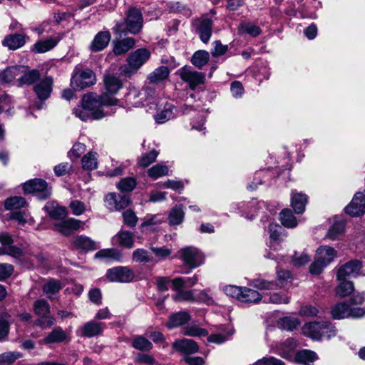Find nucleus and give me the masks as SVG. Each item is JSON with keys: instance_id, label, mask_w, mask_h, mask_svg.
I'll list each match as a JSON object with an SVG mask.
<instances>
[{"instance_id": "obj_1", "label": "nucleus", "mask_w": 365, "mask_h": 365, "mask_svg": "<svg viewBox=\"0 0 365 365\" xmlns=\"http://www.w3.org/2000/svg\"><path fill=\"white\" fill-rule=\"evenodd\" d=\"M117 103L118 100L115 98L109 96L107 93H103L99 96H94L93 94H86L81 100L83 106L91 113H99L101 119L105 116L101 109L102 106H113L116 105Z\"/></svg>"}, {"instance_id": "obj_2", "label": "nucleus", "mask_w": 365, "mask_h": 365, "mask_svg": "<svg viewBox=\"0 0 365 365\" xmlns=\"http://www.w3.org/2000/svg\"><path fill=\"white\" fill-rule=\"evenodd\" d=\"M23 189L26 193L35 194L41 200H46L51 195V187L42 179L27 181L24 184Z\"/></svg>"}, {"instance_id": "obj_3", "label": "nucleus", "mask_w": 365, "mask_h": 365, "mask_svg": "<svg viewBox=\"0 0 365 365\" xmlns=\"http://www.w3.org/2000/svg\"><path fill=\"white\" fill-rule=\"evenodd\" d=\"M179 258L189 267L190 269H195L203 263L202 254L195 247H186L179 252Z\"/></svg>"}, {"instance_id": "obj_4", "label": "nucleus", "mask_w": 365, "mask_h": 365, "mask_svg": "<svg viewBox=\"0 0 365 365\" xmlns=\"http://www.w3.org/2000/svg\"><path fill=\"white\" fill-rule=\"evenodd\" d=\"M96 82V75L91 69L78 70L71 78V85L79 90L90 87Z\"/></svg>"}, {"instance_id": "obj_5", "label": "nucleus", "mask_w": 365, "mask_h": 365, "mask_svg": "<svg viewBox=\"0 0 365 365\" xmlns=\"http://www.w3.org/2000/svg\"><path fill=\"white\" fill-rule=\"evenodd\" d=\"M150 53L146 48H139L133 52L128 58V68L124 70L126 75L135 73L150 58Z\"/></svg>"}, {"instance_id": "obj_6", "label": "nucleus", "mask_w": 365, "mask_h": 365, "mask_svg": "<svg viewBox=\"0 0 365 365\" xmlns=\"http://www.w3.org/2000/svg\"><path fill=\"white\" fill-rule=\"evenodd\" d=\"M331 315L335 319H341L349 317L359 318L365 315V309L363 308L351 309L346 303H339L331 309Z\"/></svg>"}, {"instance_id": "obj_7", "label": "nucleus", "mask_w": 365, "mask_h": 365, "mask_svg": "<svg viewBox=\"0 0 365 365\" xmlns=\"http://www.w3.org/2000/svg\"><path fill=\"white\" fill-rule=\"evenodd\" d=\"M106 277L113 282L127 283L133 279L134 272L127 267H117L109 269L106 272Z\"/></svg>"}, {"instance_id": "obj_8", "label": "nucleus", "mask_w": 365, "mask_h": 365, "mask_svg": "<svg viewBox=\"0 0 365 365\" xmlns=\"http://www.w3.org/2000/svg\"><path fill=\"white\" fill-rule=\"evenodd\" d=\"M178 73L180 78L183 81L187 82L191 89H195L198 85L202 84L205 82V75L190 68L182 67L178 71Z\"/></svg>"}, {"instance_id": "obj_9", "label": "nucleus", "mask_w": 365, "mask_h": 365, "mask_svg": "<svg viewBox=\"0 0 365 365\" xmlns=\"http://www.w3.org/2000/svg\"><path fill=\"white\" fill-rule=\"evenodd\" d=\"M143 24V20L141 12L135 8H130L128 11L125 20L127 31L136 34L141 30Z\"/></svg>"}, {"instance_id": "obj_10", "label": "nucleus", "mask_w": 365, "mask_h": 365, "mask_svg": "<svg viewBox=\"0 0 365 365\" xmlns=\"http://www.w3.org/2000/svg\"><path fill=\"white\" fill-rule=\"evenodd\" d=\"M345 212L352 216H361L365 213V190L356 192L351 202L345 207Z\"/></svg>"}, {"instance_id": "obj_11", "label": "nucleus", "mask_w": 365, "mask_h": 365, "mask_svg": "<svg viewBox=\"0 0 365 365\" xmlns=\"http://www.w3.org/2000/svg\"><path fill=\"white\" fill-rule=\"evenodd\" d=\"M106 328V324L102 322L90 321L85 323L76 330L78 336L91 338L101 335Z\"/></svg>"}, {"instance_id": "obj_12", "label": "nucleus", "mask_w": 365, "mask_h": 365, "mask_svg": "<svg viewBox=\"0 0 365 365\" xmlns=\"http://www.w3.org/2000/svg\"><path fill=\"white\" fill-rule=\"evenodd\" d=\"M362 264L359 260L354 259L346 262L339 269L336 275L337 280L358 276Z\"/></svg>"}, {"instance_id": "obj_13", "label": "nucleus", "mask_w": 365, "mask_h": 365, "mask_svg": "<svg viewBox=\"0 0 365 365\" xmlns=\"http://www.w3.org/2000/svg\"><path fill=\"white\" fill-rule=\"evenodd\" d=\"M108 208L110 210H120L128 207L131 202L128 196L108 193L105 197Z\"/></svg>"}, {"instance_id": "obj_14", "label": "nucleus", "mask_w": 365, "mask_h": 365, "mask_svg": "<svg viewBox=\"0 0 365 365\" xmlns=\"http://www.w3.org/2000/svg\"><path fill=\"white\" fill-rule=\"evenodd\" d=\"M194 24L200 40L205 43H208L212 33V21L207 17H202L195 20Z\"/></svg>"}, {"instance_id": "obj_15", "label": "nucleus", "mask_w": 365, "mask_h": 365, "mask_svg": "<svg viewBox=\"0 0 365 365\" xmlns=\"http://www.w3.org/2000/svg\"><path fill=\"white\" fill-rule=\"evenodd\" d=\"M52 89L53 78L49 76L41 80L34 87V91L41 101H44L50 97Z\"/></svg>"}, {"instance_id": "obj_16", "label": "nucleus", "mask_w": 365, "mask_h": 365, "mask_svg": "<svg viewBox=\"0 0 365 365\" xmlns=\"http://www.w3.org/2000/svg\"><path fill=\"white\" fill-rule=\"evenodd\" d=\"M324 324V322L307 323L302 327V333L312 339L319 340L324 336L325 332Z\"/></svg>"}, {"instance_id": "obj_17", "label": "nucleus", "mask_w": 365, "mask_h": 365, "mask_svg": "<svg viewBox=\"0 0 365 365\" xmlns=\"http://www.w3.org/2000/svg\"><path fill=\"white\" fill-rule=\"evenodd\" d=\"M173 347L178 352L185 355L192 354L198 351L197 344L189 339L175 340L173 343Z\"/></svg>"}, {"instance_id": "obj_18", "label": "nucleus", "mask_w": 365, "mask_h": 365, "mask_svg": "<svg viewBox=\"0 0 365 365\" xmlns=\"http://www.w3.org/2000/svg\"><path fill=\"white\" fill-rule=\"evenodd\" d=\"M82 224L81 221L74 218H68L55 224V230L63 235L68 236L78 230Z\"/></svg>"}, {"instance_id": "obj_19", "label": "nucleus", "mask_w": 365, "mask_h": 365, "mask_svg": "<svg viewBox=\"0 0 365 365\" xmlns=\"http://www.w3.org/2000/svg\"><path fill=\"white\" fill-rule=\"evenodd\" d=\"M112 242L114 245L131 249L134 245V235L129 231L120 230L113 237Z\"/></svg>"}, {"instance_id": "obj_20", "label": "nucleus", "mask_w": 365, "mask_h": 365, "mask_svg": "<svg viewBox=\"0 0 365 365\" xmlns=\"http://www.w3.org/2000/svg\"><path fill=\"white\" fill-rule=\"evenodd\" d=\"M69 340L70 337L68 333L63 330L61 327H57L43 339L42 342L45 344H52L68 341Z\"/></svg>"}, {"instance_id": "obj_21", "label": "nucleus", "mask_w": 365, "mask_h": 365, "mask_svg": "<svg viewBox=\"0 0 365 365\" xmlns=\"http://www.w3.org/2000/svg\"><path fill=\"white\" fill-rule=\"evenodd\" d=\"M29 36L22 34H9L5 36L2 44L11 50H16L24 46Z\"/></svg>"}, {"instance_id": "obj_22", "label": "nucleus", "mask_w": 365, "mask_h": 365, "mask_svg": "<svg viewBox=\"0 0 365 365\" xmlns=\"http://www.w3.org/2000/svg\"><path fill=\"white\" fill-rule=\"evenodd\" d=\"M110 41V34L108 31H100L94 37L90 45V49L93 52H98L103 50Z\"/></svg>"}, {"instance_id": "obj_23", "label": "nucleus", "mask_w": 365, "mask_h": 365, "mask_svg": "<svg viewBox=\"0 0 365 365\" xmlns=\"http://www.w3.org/2000/svg\"><path fill=\"white\" fill-rule=\"evenodd\" d=\"M60 39L61 38L58 37H49L44 40L38 41L32 46L31 51L35 53L47 52L54 48Z\"/></svg>"}, {"instance_id": "obj_24", "label": "nucleus", "mask_w": 365, "mask_h": 365, "mask_svg": "<svg viewBox=\"0 0 365 365\" xmlns=\"http://www.w3.org/2000/svg\"><path fill=\"white\" fill-rule=\"evenodd\" d=\"M40 78V73L36 69L28 70L24 66V70L17 79L18 86L31 85Z\"/></svg>"}, {"instance_id": "obj_25", "label": "nucleus", "mask_w": 365, "mask_h": 365, "mask_svg": "<svg viewBox=\"0 0 365 365\" xmlns=\"http://www.w3.org/2000/svg\"><path fill=\"white\" fill-rule=\"evenodd\" d=\"M146 94V91H138L135 89H132L126 95L125 101L128 106L133 107L142 106L144 105Z\"/></svg>"}, {"instance_id": "obj_26", "label": "nucleus", "mask_w": 365, "mask_h": 365, "mask_svg": "<svg viewBox=\"0 0 365 365\" xmlns=\"http://www.w3.org/2000/svg\"><path fill=\"white\" fill-rule=\"evenodd\" d=\"M72 245L76 250H83L86 251L94 250L96 249L95 242L91 238L80 235L72 240Z\"/></svg>"}, {"instance_id": "obj_27", "label": "nucleus", "mask_w": 365, "mask_h": 365, "mask_svg": "<svg viewBox=\"0 0 365 365\" xmlns=\"http://www.w3.org/2000/svg\"><path fill=\"white\" fill-rule=\"evenodd\" d=\"M190 319V316L187 312H178L172 314L168 319L167 327L169 329H174L184 325Z\"/></svg>"}, {"instance_id": "obj_28", "label": "nucleus", "mask_w": 365, "mask_h": 365, "mask_svg": "<svg viewBox=\"0 0 365 365\" xmlns=\"http://www.w3.org/2000/svg\"><path fill=\"white\" fill-rule=\"evenodd\" d=\"M135 39L131 37L113 41V51L115 55H122L130 50L135 45Z\"/></svg>"}, {"instance_id": "obj_29", "label": "nucleus", "mask_w": 365, "mask_h": 365, "mask_svg": "<svg viewBox=\"0 0 365 365\" xmlns=\"http://www.w3.org/2000/svg\"><path fill=\"white\" fill-rule=\"evenodd\" d=\"M23 70L24 66H15L6 68L5 70L0 72V83L11 82L17 76L19 77Z\"/></svg>"}, {"instance_id": "obj_30", "label": "nucleus", "mask_w": 365, "mask_h": 365, "mask_svg": "<svg viewBox=\"0 0 365 365\" xmlns=\"http://www.w3.org/2000/svg\"><path fill=\"white\" fill-rule=\"evenodd\" d=\"M297 346V341L288 338L277 346L279 354L284 359H289L293 356V351Z\"/></svg>"}, {"instance_id": "obj_31", "label": "nucleus", "mask_w": 365, "mask_h": 365, "mask_svg": "<svg viewBox=\"0 0 365 365\" xmlns=\"http://www.w3.org/2000/svg\"><path fill=\"white\" fill-rule=\"evenodd\" d=\"M307 202V196L301 192H292L291 205L294 212L302 214L304 210Z\"/></svg>"}, {"instance_id": "obj_32", "label": "nucleus", "mask_w": 365, "mask_h": 365, "mask_svg": "<svg viewBox=\"0 0 365 365\" xmlns=\"http://www.w3.org/2000/svg\"><path fill=\"white\" fill-rule=\"evenodd\" d=\"M232 334L233 330L232 328L222 325L220 327L219 333L209 336L208 341L220 344L227 341Z\"/></svg>"}, {"instance_id": "obj_33", "label": "nucleus", "mask_w": 365, "mask_h": 365, "mask_svg": "<svg viewBox=\"0 0 365 365\" xmlns=\"http://www.w3.org/2000/svg\"><path fill=\"white\" fill-rule=\"evenodd\" d=\"M294 359L296 361L304 365H312L318 359L317 353L308 349H303L296 353Z\"/></svg>"}, {"instance_id": "obj_34", "label": "nucleus", "mask_w": 365, "mask_h": 365, "mask_svg": "<svg viewBox=\"0 0 365 365\" xmlns=\"http://www.w3.org/2000/svg\"><path fill=\"white\" fill-rule=\"evenodd\" d=\"M336 256V251L329 246H321L317 251V258L328 265Z\"/></svg>"}, {"instance_id": "obj_35", "label": "nucleus", "mask_w": 365, "mask_h": 365, "mask_svg": "<svg viewBox=\"0 0 365 365\" xmlns=\"http://www.w3.org/2000/svg\"><path fill=\"white\" fill-rule=\"evenodd\" d=\"M104 83L106 92L109 96L118 93L119 89L122 87L120 80L114 76L108 75L104 78Z\"/></svg>"}, {"instance_id": "obj_36", "label": "nucleus", "mask_w": 365, "mask_h": 365, "mask_svg": "<svg viewBox=\"0 0 365 365\" xmlns=\"http://www.w3.org/2000/svg\"><path fill=\"white\" fill-rule=\"evenodd\" d=\"M62 287L63 286L60 281L51 279L43 286L42 289L43 292L49 299H53Z\"/></svg>"}, {"instance_id": "obj_37", "label": "nucleus", "mask_w": 365, "mask_h": 365, "mask_svg": "<svg viewBox=\"0 0 365 365\" xmlns=\"http://www.w3.org/2000/svg\"><path fill=\"white\" fill-rule=\"evenodd\" d=\"M262 299L261 294L256 290L242 287L241 296L239 300L246 303H257Z\"/></svg>"}, {"instance_id": "obj_38", "label": "nucleus", "mask_w": 365, "mask_h": 365, "mask_svg": "<svg viewBox=\"0 0 365 365\" xmlns=\"http://www.w3.org/2000/svg\"><path fill=\"white\" fill-rule=\"evenodd\" d=\"M73 113L83 121L101 119L99 113H91L82 103L74 108Z\"/></svg>"}, {"instance_id": "obj_39", "label": "nucleus", "mask_w": 365, "mask_h": 365, "mask_svg": "<svg viewBox=\"0 0 365 365\" xmlns=\"http://www.w3.org/2000/svg\"><path fill=\"white\" fill-rule=\"evenodd\" d=\"M168 76V68L166 66H160L150 73L148 77V79L150 83H158L166 79Z\"/></svg>"}, {"instance_id": "obj_40", "label": "nucleus", "mask_w": 365, "mask_h": 365, "mask_svg": "<svg viewBox=\"0 0 365 365\" xmlns=\"http://www.w3.org/2000/svg\"><path fill=\"white\" fill-rule=\"evenodd\" d=\"M300 322L297 318L292 317H284L279 319L277 322L279 328L287 331H293L298 328Z\"/></svg>"}, {"instance_id": "obj_41", "label": "nucleus", "mask_w": 365, "mask_h": 365, "mask_svg": "<svg viewBox=\"0 0 365 365\" xmlns=\"http://www.w3.org/2000/svg\"><path fill=\"white\" fill-rule=\"evenodd\" d=\"M339 284L336 287V294L340 297H345L351 294L354 290V287L351 281L346 279L339 280Z\"/></svg>"}, {"instance_id": "obj_42", "label": "nucleus", "mask_w": 365, "mask_h": 365, "mask_svg": "<svg viewBox=\"0 0 365 365\" xmlns=\"http://www.w3.org/2000/svg\"><path fill=\"white\" fill-rule=\"evenodd\" d=\"M185 213L182 210V205L175 206L170 212L168 222L172 225H178L182 222Z\"/></svg>"}, {"instance_id": "obj_43", "label": "nucleus", "mask_w": 365, "mask_h": 365, "mask_svg": "<svg viewBox=\"0 0 365 365\" xmlns=\"http://www.w3.org/2000/svg\"><path fill=\"white\" fill-rule=\"evenodd\" d=\"M44 208L51 217L53 219H60L66 215V209L63 207H59L55 202H47Z\"/></svg>"}, {"instance_id": "obj_44", "label": "nucleus", "mask_w": 365, "mask_h": 365, "mask_svg": "<svg viewBox=\"0 0 365 365\" xmlns=\"http://www.w3.org/2000/svg\"><path fill=\"white\" fill-rule=\"evenodd\" d=\"M345 228V222L343 220L336 221L329 228L327 237L335 240L339 238V237L344 233Z\"/></svg>"}, {"instance_id": "obj_45", "label": "nucleus", "mask_w": 365, "mask_h": 365, "mask_svg": "<svg viewBox=\"0 0 365 365\" xmlns=\"http://www.w3.org/2000/svg\"><path fill=\"white\" fill-rule=\"evenodd\" d=\"M98 154L96 152H88L86 154L81 160L82 168L84 170H92L97 168L98 161H97Z\"/></svg>"}, {"instance_id": "obj_46", "label": "nucleus", "mask_w": 365, "mask_h": 365, "mask_svg": "<svg viewBox=\"0 0 365 365\" xmlns=\"http://www.w3.org/2000/svg\"><path fill=\"white\" fill-rule=\"evenodd\" d=\"M132 346L141 351H148L153 347L151 341L143 336H135L132 341Z\"/></svg>"}, {"instance_id": "obj_47", "label": "nucleus", "mask_w": 365, "mask_h": 365, "mask_svg": "<svg viewBox=\"0 0 365 365\" xmlns=\"http://www.w3.org/2000/svg\"><path fill=\"white\" fill-rule=\"evenodd\" d=\"M209 59V53L206 51L200 50L196 51L192 55L191 62L195 66L201 68L202 66L207 63Z\"/></svg>"}, {"instance_id": "obj_48", "label": "nucleus", "mask_w": 365, "mask_h": 365, "mask_svg": "<svg viewBox=\"0 0 365 365\" xmlns=\"http://www.w3.org/2000/svg\"><path fill=\"white\" fill-rule=\"evenodd\" d=\"M280 221L284 226L288 228H294L297 225L296 217L289 209L282 210L280 212Z\"/></svg>"}, {"instance_id": "obj_49", "label": "nucleus", "mask_w": 365, "mask_h": 365, "mask_svg": "<svg viewBox=\"0 0 365 365\" xmlns=\"http://www.w3.org/2000/svg\"><path fill=\"white\" fill-rule=\"evenodd\" d=\"M34 312L38 317L51 316L50 305L45 299H38L34 303Z\"/></svg>"}, {"instance_id": "obj_50", "label": "nucleus", "mask_w": 365, "mask_h": 365, "mask_svg": "<svg viewBox=\"0 0 365 365\" xmlns=\"http://www.w3.org/2000/svg\"><path fill=\"white\" fill-rule=\"evenodd\" d=\"M95 256L97 258L111 259L117 261H120L122 258L121 252L114 248L101 250L96 253Z\"/></svg>"}, {"instance_id": "obj_51", "label": "nucleus", "mask_w": 365, "mask_h": 365, "mask_svg": "<svg viewBox=\"0 0 365 365\" xmlns=\"http://www.w3.org/2000/svg\"><path fill=\"white\" fill-rule=\"evenodd\" d=\"M26 200L20 196H14L6 200L4 207L6 210H17L24 207L26 205Z\"/></svg>"}, {"instance_id": "obj_52", "label": "nucleus", "mask_w": 365, "mask_h": 365, "mask_svg": "<svg viewBox=\"0 0 365 365\" xmlns=\"http://www.w3.org/2000/svg\"><path fill=\"white\" fill-rule=\"evenodd\" d=\"M251 285L260 290H274L278 287L276 282L260 278L253 279Z\"/></svg>"}, {"instance_id": "obj_53", "label": "nucleus", "mask_w": 365, "mask_h": 365, "mask_svg": "<svg viewBox=\"0 0 365 365\" xmlns=\"http://www.w3.org/2000/svg\"><path fill=\"white\" fill-rule=\"evenodd\" d=\"M159 153L156 150H152L150 152L143 154L138 159V165L142 168H146L154 163Z\"/></svg>"}, {"instance_id": "obj_54", "label": "nucleus", "mask_w": 365, "mask_h": 365, "mask_svg": "<svg viewBox=\"0 0 365 365\" xmlns=\"http://www.w3.org/2000/svg\"><path fill=\"white\" fill-rule=\"evenodd\" d=\"M168 173V168L162 164H156L148 170V175L153 179H158Z\"/></svg>"}, {"instance_id": "obj_55", "label": "nucleus", "mask_w": 365, "mask_h": 365, "mask_svg": "<svg viewBox=\"0 0 365 365\" xmlns=\"http://www.w3.org/2000/svg\"><path fill=\"white\" fill-rule=\"evenodd\" d=\"M239 29L240 32L247 34L252 37H256L261 33L260 28L251 22L240 24Z\"/></svg>"}, {"instance_id": "obj_56", "label": "nucleus", "mask_w": 365, "mask_h": 365, "mask_svg": "<svg viewBox=\"0 0 365 365\" xmlns=\"http://www.w3.org/2000/svg\"><path fill=\"white\" fill-rule=\"evenodd\" d=\"M21 356V354L19 352L10 351L3 353L0 354V365H11Z\"/></svg>"}, {"instance_id": "obj_57", "label": "nucleus", "mask_w": 365, "mask_h": 365, "mask_svg": "<svg viewBox=\"0 0 365 365\" xmlns=\"http://www.w3.org/2000/svg\"><path fill=\"white\" fill-rule=\"evenodd\" d=\"M136 186V181L133 178L122 179L118 184L117 187L122 192H130Z\"/></svg>"}, {"instance_id": "obj_58", "label": "nucleus", "mask_w": 365, "mask_h": 365, "mask_svg": "<svg viewBox=\"0 0 365 365\" xmlns=\"http://www.w3.org/2000/svg\"><path fill=\"white\" fill-rule=\"evenodd\" d=\"M133 260L136 262L147 263L151 261L148 252L144 249H136L133 252Z\"/></svg>"}, {"instance_id": "obj_59", "label": "nucleus", "mask_w": 365, "mask_h": 365, "mask_svg": "<svg viewBox=\"0 0 365 365\" xmlns=\"http://www.w3.org/2000/svg\"><path fill=\"white\" fill-rule=\"evenodd\" d=\"M122 216L125 225L131 228L135 227L138 218L133 210H127L124 211L122 213Z\"/></svg>"}, {"instance_id": "obj_60", "label": "nucleus", "mask_w": 365, "mask_h": 365, "mask_svg": "<svg viewBox=\"0 0 365 365\" xmlns=\"http://www.w3.org/2000/svg\"><path fill=\"white\" fill-rule=\"evenodd\" d=\"M280 227L276 224H269V247L272 248L274 247L275 244L280 240V232L279 230Z\"/></svg>"}, {"instance_id": "obj_61", "label": "nucleus", "mask_w": 365, "mask_h": 365, "mask_svg": "<svg viewBox=\"0 0 365 365\" xmlns=\"http://www.w3.org/2000/svg\"><path fill=\"white\" fill-rule=\"evenodd\" d=\"M175 108L173 106H169L165 110H162L160 113H158L155 116V121L158 123H164L167 120L173 118V110Z\"/></svg>"}, {"instance_id": "obj_62", "label": "nucleus", "mask_w": 365, "mask_h": 365, "mask_svg": "<svg viewBox=\"0 0 365 365\" xmlns=\"http://www.w3.org/2000/svg\"><path fill=\"white\" fill-rule=\"evenodd\" d=\"M169 9L170 11L174 13H180L184 16H190L191 15V11L185 5L180 2H172L170 4Z\"/></svg>"}, {"instance_id": "obj_63", "label": "nucleus", "mask_w": 365, "mask_h": 365, "mask_svg": "<svg viewBox=\"0 0 365 365\" xmlns=\"http://www.w3.org/2000/svg\"><path fill=\"white\" fill-rule=\"evenodd\" d=\"M55 323V319L51 316L38 317V319L34 322V326L40 327L42 329L51 327Z\"/></svg>"}, {"instance_id": "obj_64", "label": "nucleus", "mask_w": 365, "mask_h": 365, "mask_svg": "<svg viewBox=\"0 0 365 365\" xmlns=\"http://www.w3.org/2000/svg\"><path fill=\"white\" fill-rule=\"evenodd\" d=\"M213 48L211 49V54L213 57H219L224 55L228 50L227 45L222 44L219 40L212 43Z\"/></svg>"}]
</instances>
